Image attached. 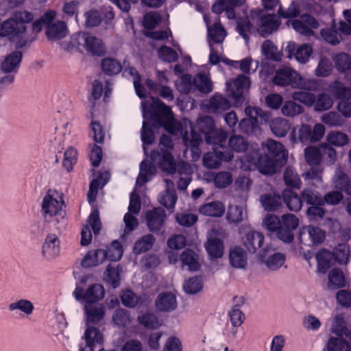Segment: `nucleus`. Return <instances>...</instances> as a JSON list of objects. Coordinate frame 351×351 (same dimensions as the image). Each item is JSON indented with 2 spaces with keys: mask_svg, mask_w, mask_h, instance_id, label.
Segmentation results:
<instances>
[{
  "mask_svg": "<svg viewBox=\"0 0 351 351\" xmlns=\"http://www.w3.org/2000/svg\"><path fill=\"white\" fill-rule=\"evenodd\" d=\"M33 20L32 12L16 10L10 18L0 23V36L6 37L14 43L16 49L23 48L28 41L26 36L27 25Z\"/></svg>",
  "mask_w": 351,
  "mask_h": 351,
  "instance_id": "1",
  "label": "nucleus"
},
{
  "mask_svg": "<svg viewBox=\"0 0 351 351\" xmlns=\"http://www.w3.org/2000/svg\"><path fill=\"white\" fill-rule=\"evenodd\" d=\"M63 205L62 193L56 190H48L43 198L40 213L44 221L55 229H64L67 225Z\"/></svg>",
  "mask_w": 351,
  "mask_h": 351,
  "instance_id": "2",
  "label": "nucleus"
},
{
  "mask_svg": "<svg viewBox=\"0 0 351 351\" xmlns=\"http://www.w3.org/2000/svg\"><path fill=\"white\" fill-rule=\"evenodd\" d=\"M150 158L153 162L158 160V166L160 169L170 175L177 172L180 176H190L197 171L196 165L182 160L176 162L172 155L168 152H165L162 154H160L158 151L153 150L150 153Z\"/></svg>",
  "mask_w": 351,
  "mask_h": 351,
  "instance_id": "3",
  "label": "nucleus"
},
{
  "mask_svg": "<svg viewBox=\"0 0 351 351\" xmlns=\"http://www.w3.org/2000/svg\"><path fill=\"white\" fill-rule=\"evenodd\" d=\"M273 82L277 86L290 85L293 88L307 90H316L318 87L316 80L303 77L296 71L289 67L278 70L274 77Z\"/></svg>",
  "mask_w": 351,
  "mask_h": 351,
  "instance_id": "4",
  "label": "nucleus"
},
{
  "mask_svg": "<svg viewBox=\"0 0 351 351\" xmlns=\"http://www.w3.org/2000/svg\"><path fill=\"white\" fill-rule=\"evenodd\" d=\"M204 20L207 25L208 43L210 50L209 61L212 64H217L220 62V58L223 53V43L227 36V32L221 25L218 17L211 25L206 17H204Z\"/></svg>",
  "mask_w": 351,
  "mask_h": 351,
  "instance_id": "5",
  "label": "nucleus"
},
{
  "mask_svg": "<svg viewBox=\"0 0 351 351\" xmlns=\"http://www.w3.org/2000/svg\"><path fill=\"white\" fill-rule=\"evenodd\" d=\"M191 128L194 131L197 128L204 134L206 141L208 144L222 143L226 138V134L224 132L215 129L214 120L209 116H204L198 119L195 127L191 126Z\"/></svg>",
  "mask_w": 351,
  "mask_h": 351,
  "instance_id": "6",
  "label": "nucleus"
},
{
  "mask_svg": "<svg viewBox=\"0 0 351 351\" xmlns=\"http://www.w3.org/2000/svg\"><path fill=\"white\" fill-rule=\"evenodd\" d=\"M152 101L156 110L164 117V121L161 123L165 129L172 134H177L182 130L179 121L173 117V112L169 106L165 105L160 99L152 98Z\"/></svg>",
  "mask_w": 351,
  "mask_h": 351,
  "instance_id": "7",
  "label": "nucleus"
},
{
  "mask_svg": "<svg viewBox=\"0 0 351 351\" xmlns=\"http://www.w3.org/2000/svg\"><path fill=\"white\" fill-rule=\"evenodd\" d=\"M75 298L85 303H99L105 296V289L100 284H93L86 291L80 287H77L73 293Z\"/></svg>",
  "mask_w": 351,
  "mask_h": 351,
  "instance_id": "8",
  "label": "nucleus"
},
{
  "mask_svg": "<svg viewBox=\"0 0 351 351\" xmlns=\"http://www.w3.org/2000/svg\"><path fill=\"white\" fill-rule=\"evenodd\" d=\"M250 87V79L244 75H240L237 78L227 82V90L229 96L236 104L243 100V94Z\"/></svg>",
  "mask_w": 351,
  "mask_h": 351,
  "instance_id": "9",
  "label": "nucleus"
},
{
  "mask_svg": "<svg viewBox=\"0 0 351 351\" xmlns=\"http://www.w3.org/2000/svg\"><path fill=\"white\" fill-rule=\"evenodd\" d=\"M218 144H213L214 152L206 153L203 157V164L208 169L217 168L222 160L229 161L233 158L231 152L221 145L217 146Z\"/></svg>",
  "mask_w": 351,
  "mask_h": 351,
  "instance_id": "10",
  "label": "nucleus"
},
{
  "mask_svg": "<svg viewBox=\"0 0 351 351\" xmlns=\"http://www.w3.org/2000/svg\"><path fill=\"white\" fill-rule=\"evenodd\" d=\"M259 10L260 15L256 16V32L262 36H267L277 29L280 22L276 15H263L262 11Z\"/></svg>",
  "mask_w": 351,
  "mask_h": 351,
  "instance_id": "11",
  "label": "nucleus"
},
{
  "mask_svg": "<svg viewBox=\"0 0 351 351\" xmlns=\"http://www.w3.org/2000/svg\"><path fill=\"white\" fill-rule=\"evenodd\" d=\"M84 311L86 326L99 324L106 314L105 306L101 303H85Z\"/></svg>",
  "mask_w": 351,
  "mask_h": 351,
  "instance_id": "12",
  "label": "nucleus"
},
{
  "mask_svg": "<svg viewBox=\"0 0 351 351\" xmlns=\"http://www.w3.org/2000/svg\"><path fill=\"white\" fill-rule=\"evenodd\" d=\"M256 165L260 173L265 175H272L280 171L282 163L270 158L267 154H264L260 156Z\"/></svg>",
  "mask_w": 351,
  "mask_h": 351,
  "instance_id": "13",
  "label": "nucleus"
},
{
  "mask_svg": "<svg viewBox=\"0 0 351 351\" xmlns=\"http://www.w3.org/2000/svg\"><path fill=\"white\" fill-rule=\"evenodd\" d=\"M60 240L55 234H48L42 247L43 256L49 260L55 258L60 254Z\"/></svg>",
  "mask_w": 351,
  "mask_h": 351,
  "instance_id": "14",
  "label": "nucleus"
},
{
  "mask_svg": "<svg viewBox=\"0 0 351 351\" xmlns=\"http://www.w3.org/2000/svg\"><path fill=\"white\" fill-rule=\"evenodd\" d=\"M166 215L164 209L155 208L147 213L146 219L148 228L152 232H157L162 227Z\"/></svg>",
  "mask_w": 351,
  "mask_h": 351,
  "instance_id": "15",
  "label": "nucleus"
},
{
  "mask_svg": "<svg viewBox=\"0 0 351 351\" xmlns=\"http://www.w3.org/2000/svg\"><path fill=\"white\" fill-rule=\"evenodd\" d=\"M260 15L259 10L251 11L250 19H245L237 23V29L239 34L245 40H248V35L256 31V16Z\"/></svg>",
  "mask_w": 351,
  "mask_h": 351,
  "instance_id": "16",
  "label": "nucleus"
},
{
  "mask_svg": "<svg viewBox=\"0 0 351 351\" xmlns=\"http://www.w3.org/2000/svg\"><path fill=\"white\" fill-rule=\"evenodd\" d=\"M183 142L187 149L191 148L193 160H197L201 156V150L198 147L202 142L200 134L192 129L190 134L186 132L183 135Z\"/></svg>",
  "mask_w": 351,
  "mask_h": 351,
  "instance_id": "17",
  "label": "nucleus"
},
{
  "mask_svg": "<svg viewBox=\"0 0 351 351\" xmlns=\"http://www.w3.org/2000/svg\"><path fill=\"white\" fill-rule=\"evenodd\" d=\"M106 259H107L106 250H92L88 251L82 259L81 265L85 268L95 267L103 263Z\"/></svg>",
  "mask_w": 351,
  "mask_h": 351,
  "instance_id": "18",
  "label": "nucleus"
},
{
  "mask_svg": "<svg viewBox=\"0 0 351 351\" xmlns=\"http://www.w3.org/2000/svg\"><path fill=\"white\" fill-rule=\"evenodd\" d=\"M263 145L265 146L268 154L274 158V160L282 163L287 160L288 153L281 143L274 139H268Z\"/></svg>",
  "mask_w": 351,
  "mask_h": 351,
  "instance_id": "19",
  "label": "nucleus"
},
{
  "mask_svg": "<svg viewBox=\"0 0 351 351\" xmlns=\"http://www.w3.org/2000/svg\"><path fill=\"white\" fill-rule=\"evenodd\" d=\"M263 234L256 231H250L243 238V243L249 252L254 253L263 246Z\"/></svg>",
  "mask_w": 351,
  "mask_h": 351,
  "instance_id": "20",
  "label": "nucleus"
},
{
  "mask_svg": "<svg viewBox=\"0 0 351 351\" xmlns=\"http://www.w3.org/2000/svg\"><path fill=\"white\" fill-rule=\"evenodd\" d=\"M209 112L215 113L225 111L231 106L230 101L222 95L215 94L205 104Z\"/></svg>",
  "mask_w": 351,
  "mask_h": 351,
  "instance_id": "21",
  "label": "nucleus"
},
{
  "mask_svg": "<svg viewBox=\"0 0 351 351\" xmlns=\"http://www.w3.org/2000/svg\"><path fill=\"white\" fill-rule=\"evenodd\" d=\"M67 27L64 22H49L46 29L47 37L51 40H60L67 34Z\"/></svg>",
  "mask_w": 351,
  "mask_h": 351,
  "instance_id": "22",
  "label": "nucleus"
},
{
  "mask_svg": "<svg viewBox=\"0 0 351 351\" xmlns=\"http://www.w3.org/2000/svg\"><path fill=\"white\" fill-rule=\"evenodd\" d=\"M333 60L337 70L345 74L347 82L351 85V57L346 53H340Z\"/></svg>",
  "mask_w": 351,
  "mask_h": 351,
  "instance_id": "23",
  "label": "nucleus"
},
{
  "mask_svg": "<svg viewBox=\"0 0 351 351\" xmlns=\"http://www.w3.org/2000/svg\"><path fill=\"white\" fill-rule=\"evenodd\" d=\"M156 308L160 311H171L177 307V300L174 294L169 292L159 294L155 302Z\"/></svg>",
  "mask_w": 351,
  "mask_h": 351,
  "instance_id": "24",
  "label": "nucleus"
},
{
  "mask_svg": "<svg viewBox=\"0 0 351 351\" xmlns=\"http://www.w3.org/2000/svg\"><path fill=\"white\" fill-rule=\"evenodd\" d=\"M165 182H166L167 186L166 191L164 194L160 195L159 202L167 208H173L177 201L174 184L169 179L165 180Z\"/></svg>",
  "mask_w": 351,
  "mask_h": 351,
  "instance_id": "25",
  "label": "nucleus"
},
{
  "mask_svg": "<svg viewBox=\"0 0 351 351\" xmlns=\"http://www.w3.org/2000/svg\"><path fill=\"white\" fill-rule=\"evenodd\" d=\"M180 260L182 267H186L190 271H197L200 267L198 255L190 249H186L182 252Z\"/></svg>",
  "mask_w": 351,
  "mask_h": 351,
  "instance_id": "26",
  "label": "nucleus"
},
{
  "mask_svg": "<svg viewBox=\"0 0 351 351\" xmlns=\"http://www.w3.org/2000/svg\"><path fill=\"white\" fill-rule=\"evenodd\" d=\"M318 271L325 274L328 268L336 261L335 254L326 250H319L316 256Z\"/></svg>",
  "mask_w": 351,
  "mask_h": 351,
  "instance_id": "27",
  "label": "nucleus"
},
{
  "mask_svg": "<svg viewBox=\"0 0 351 351\" xmlns=\"http://www.w3.org/2000/svg\"><path fill=\"white\" fill-rule=\"evenodd\" d=\"M229 260L233 267L243 269L247 264V258L245 252L241 247H234L229 252Z\"/></svg>",
  "mask_w": 351,
  "mask_h": 351,
  "instance_id": "28",
  "label": "nucleus"
},
{
  "mask_svg": "<svg viewBox=\"0 0 351 351\" xmlns=\"http://www.w3.org/2000/svg\"><path fill=\"white\" fill-rule=\"evenodd\" d=\"M22 53L19 51H14L5 57V60L1 64V69L4 73L16 72L21 59Z\"/></svg>",
  "mask_w": 351,
  "mask_h": 351,
  "instance_id": "29",
  "label": "nucleus"
},
{
  "mask_svg": "<svg viewBox=\"0 0 351 351\" xmlns=\"http://www.w3.org/2000/svg\"><path fill=\"white\" fill-rule=\"evenodd\" d=\"M121 271L122 268L119 265L109 264L104 273V278L107 283L115 289L120 285Z\"/></svg>",
  "mask_w": 351,
  "mask_h": 351,
  "instance_id": "30",
  "label": "nucleus"
},
{
  "mask_svg": "<svg viewBox=\"0 0 351 351\" xmlns=\"http://www.w3.org/2000/svg\"><path fill=\"white\" fill-rule=\"evenodd\" d=\"M84 338L86 343V346L93 348H96L97 346L101 347L104 341L103 335L100 330L91 326H87L84 333Z\"/></svg>",
  "mask_w": 351,
  "mask_h": 351,
  "instance_id": "31",
  "label": "nucleus"
},
{
  "mask_svg": "<svg viewBox=\"0 0 351 351\" xmlns=\"http://www.w3.org/2000/svg\"><path fill=\"white\" fill-rule=\"evenodd\" d=\"M311 128L308 125L294 126L290 134V139L293 143H306L311 141Z\"/></svg>",
  "mask_w": 351,
  "mask_h": 351,
  "instance_id": "32",
  "label": "nucleus"
},
{
  "mask_svg": "<svg viewBox=\"0 0 351 351\" xmlns=\"http://www.w3.org/2000/svg\"><path fill=\"white\" fill-rule=\"evenodd\" d=\"M82 38L87 51L96 55H101L104 53L105 49L100 39L88 33H83Z\"/></svg>",
  "mask_w": 351,
  "mask_h": 351,
  "instance_id": "33",
  "label": "nucleus"
},
{
  "mask_svg": "<svg viewBox=\"0 0 351 351\" xmlns=\"http://www.w3.org/2000/svg\"><path fill=\"white\" fill-rule=\"evenodd\" d=\"M270 129L272 133L278 137H284L291 128V124L288 120L282 117L272 119L269 122Z\"/></svg>",
  "mask_w": 351,
  "mask_h": 351,
  "instance_id": "34",
  "label": "nucleus"
},
{
  "mask_svg": "<svg viewBox=\"0 0 351 351\" xmlns=\"http://www.w3.org/2000/svg\"><path fill=\"white\" fill-rule=\"evenodd\" d=\"M282 197L289 210L295 212L300 210L302 206V201L292 190L289 189H284L282 191Z\"/></svg>",
  "mask_w": 351,
  "mask_h": 351,
  "instance_id": "35",
  "label": "nucleus"
},
{
  "mask_svg": "<svg viewBox=\"0 0 351 351\" xmlns=\"http://www.w3.org/2000/svg\"><path fill=\"white\" fill-rule=\"evenodd\" d=\"M199 211L204 215L221 217L224 213L225 207L221 202L216 201L202 205L199 207Z\"/></svg>",
  "mask_w": 351,
  "mask_h": 351,
  "instance_id": "36",
  "label": "nucleus"
},
{
  "mask_svg": "<svg viewBox=\"0 0 351 351\" xmlns=\"http://www.w3.org/2000/svg\"><path fill=\"white\" fill-rule=\"evenodd\" d=\"M206 250L212 258H219L223 255V244L221 240L218 238L210 236L206 245Z\"/></svg>",
  "mask_w": 351,
  "mask_h": 351,
  "instance_id": "37",
  "label": "nucleus"
},
{
  "mask_svg": "<svg viewBox=\"0 0 351 351\" xmlns=\"http://www.w3.org/2000/svg\"><path fill=\"white\" fill-rule=\"evenodd\" d=\"M260 201L264 209L268 212L277 210L281 204L280 196L276 194H263L261 196Z\"/></svg>",
  "mask_w": 351,
  "mask_h": 351,
  "instance_id": "38",
  "label": "nucleus"
},
{
  "mask_svg": "<svg viewBox=\"0 0 351 351\" xmlns=\"http://www.w3.org/2000/svg\"><path fill=\"white\" fill-rule=\"evenodd\" d=\"M8 308L10 311H19L23 315L29 316L32 314L34 306L30 300L20 299L10 303Z\"/></svg>",
  "mask_w": 351,
  "mask_h": 351,
  "instance_id": "39",
  "label": "nucleus"
},
{
  "mask_svg": "<svg viewBox=\"0 0 351 351\" xmlns=\"http://www.w3.org/2000/svg\"><path fill=\"white\" fill-rule=\"evenodd\" d=\"M155 241V237L151 234L143 236L135 242L133 248L134 252L136 254L146 252L152 247Z\"/></svg>",
  "mask_w": 351,
  "mask_h": 351,
  "instance_id": "40",
  "label": "nucleus"
},
{
  "mask_svg": "<svg viewBox=\"0 0 351 351\" xmlns=\"http://www.w3.org/2000/svg\"><path fill=\"white\" fill-rule=\"evenodd\" d=\"M102 71L108 75H117L123 69L119 61L112 58H106L101 63Z\"/></svg>",
  "mask_w": 351,
  "mask_h": 351,
  "instance_id": "41",
  "label": "nucleus"
},
{
  "mask_svg": "<svg viewBox=\"0 0 351 351\" xmlns=\"http://www.w3.org/2000/svg\"><path fill=\"white\" fill-rule=\"evenodd\" d=\"M330 88L335 97L340 101H350L351 99V87H347L339 81L334 82Z\"/></svg>",
  "mask_w": 351,
  "mask_h": 351,
  "instance_id": "42",
  "label": "nucleus"
},
{
  "mask_svg": "<svg viewBox=\"0 0 351 351\" xmlns=\"http://www.w3.org/2000/svg\"><path fill=\"white\" fill-rule=\"evenodd\" d=\"M177 89L182 93L188 94L196 91L195 79L189 74L183 75L176 84Z\"/></svg>",
  "mask_w": 351,
  "mask_h": 351,
  "instance_id": "43",
  "label": "nucleus"
},
{
  "mask_svg": "<svg viewBox=\"0 0 351 351\" xmlns=\"http://www.w3.org/2000/svg\"><path fill=\"white\" fill-rule=\"evenodd\" d=\"M307 234L313 244L322 243L325 238V232L317 227L308 226L301 231V237Z\"/></svg>",
  "mask_w": 351,
  "mask_h": 351,
  "instance_id": "44",
  "label": "nucleus"
},
{
  "mask_svg": "<svg viewBox=\"0 0 351 351\" xmlns=\"http://www.w3.org/2000/svg\"><path fill=\"white\" fill-rule=\"evenodd\" d=\"M77 151L73 147H69L64 153L62 167L66 169V173L71 172L73 166L77 160Z\"/></svg>",
  "mask_w": 351,
  "mask_h": 351,
  "instance_id": "45",
  "label": "nucleus"
},
{
  "mask_svg": "<svg viewBox=\"0 0 351 351\" xmlns=\"http://www.w3.org/2000/svg\"><path fill=\"white\" fill-rule=\"evenodd\" d=\"M112 322L119 328H123L130 324V315L127 310L118 308L112 314Z\"/></svg>",
  "mask_w": 351,
  "mask_h": 351,
  "instance_id": "46",
  "label": "nucleus"
},
{
  "mask_svg": "<svg viewBox=\"0 0 351 351\" xmlns=\"http://www.w3.org/2000/svg\"><path fill=\"white\" fill-rule=\"evenodd\" d=\"M345 277L339 269H333L328 274V287L336 289L344 286Z\"/></svg>",
  "mask_w": 351,
  "mask_h": 351,
  "instance_id": "47",
  "label": "nucleus"
},
{
  "mask_svg": "<svg viewBox=\"0 0 351 351\" xmlns=\"http://www.w3.org/2000/svg\"><path fill=\"white\" fill-rule=\"evenodd\" d=\"M302 198L308 204L317 206H322L324 204V200L322 195L311 188L305 189L303 191Z\"/></svg>",
  "mask_w": 351,
  "mask_h": 351,
  "instance_id": "48",
  "label": "nucleus"
},
{
  "mask_svg": "<svg viewBox=\"0 0 351 351\" xmlns=\"http://www.w3.org/2000/svg\"><path fill=\"white\" fill-rule=\"evenodd\" d=\"M303 111V107L293 101H286L281 108L282 114L288 117H293L301 114Z\"/></svg>",
  "mask_w": 351,
  "mask_h": 351,
  "instance_id": "49",
  "label": "nucleus"
},
{
  "mask_svg": "<svg viewBox=\"0 0 351 351\" xmlns=\"http://www.w3.org/2000/svg\"><path fill=\"white\" fill-rule=\"evenodd\" d=\"M285 262V255L281 252H276L264 261L267 267L273 271L280 269Z\"/></svg>",
  "mask_w": 351,
  "mask_h": 351,
  "instance_id": "50",
  "label": "nucleus"
},
{
  "mask_svg": "<svg viewBox=\"0 0 351 351\" xmlns=\"http://www.w3.org/2000/svg\"><path fill=\"white\" fill-rule=\"evenodd\" d=\"M332 330L339 336L351 337V330L345 326L344 319L341 316L335 317L332 323Z\"/></svg>",
  "mask_w": 351,
  "mask_h": 351,
  "instance_id": "51",
  "label": "nucleus"
},
{
  "mask_svg": "<svg viewBox=\"0 0 351 351\" xmlns=\"http://www.w3.org/2000/svg\"><path fill=\"white\" fill-rule=\"evenodd\" d=\"M332 105L333 100L330 96L326 93H321L316 96L314 109L316 111L322 112L330 109Z\"/></svg>",
  "mask_w": 351,
  "mask_h": 351,
  "instance_id": "52",
  "label": "nucleus"
},
{
  "mask_svg": "<svg viewBox=\"0 0 351 351\" xmlns=\"http://www.w3.org/2000/svg\"><path fill=\"white\" fill-rule=\"evenodd\" d=\"M261 50L266 58L275 61L280 60V53L271 41L268 40L265 41L262 45Z\"/></svg>",
  "mask_w": 351,
  "mask_h": 351,
  "instance_id": "53",
  "label": "nucleus"
},
{
  "mask_svg": "<svg viewBox=\"0 0 351 351\" xmlns=\"http://www.w3.org/2000/svg\"><path fill=\"white\" fill-rule=\"evenodd\" d=\"M203 287V281L201 277L195 276L186 280L183 288L189 294H195L199 292Z\"/></svg>",
  "mask_w": 351,
  "mask_h": 351,
  "instance_id": "54",
  "label": "nucleus"
},
{
  "mask_svg": "<svg viewBox=\"0 0 351 351\" xmlns=\"http://www.w3.org/2000/svg\"><path fill=\"white\" fill-rule=\"evenodd\" d=\"M106 251L107 252V259L111 261L120 260L123 254L122 245L117 240L114 241Z\"/></svg>",
  "mask_w": 351,
  "mask_h": 351,
  "instance_id": "55",
  "label": "nucleus"
},
{
  "mask_svg": "<svg viewBox=\"0 0 351 351\" xmlns=\"http://www.w3.org/2000/svg\"><path fill=\"white\" fill-rule=\"evenodd\" d=\"M196 90L201 93H208L212 90L210 80L204 74L199 73L194 77Z\"/></svg>",
  "mask_w": 351,
  "mask_h": 351,
  "instance_id": "56",
  "label": "nucleus"
},
{
  "mask_svg": "<svg viewBox=\"0 0 351 351\" xmlns=\"http://www.w3.org/2000/svg\"><path fill=\"white\" fill-rule=\"evenodd\" d=\"M292 98L294 100L299 101L306 106L311 107L315 102L316 95L310 92L297 91L292 94Z\"/></svg>",
  "mask_w": 351,
  "mask_h": 351,
  "instance_id": "57",
  "label": "nucleus"
},
{
  "mask_svg": "<svg viewBox=\"0 0 351 351\" xmlns=\"http://www.w3.org/2000/svg\"><path fill=\"white\" fill-rule=\"evenodd\" d=\"M322 121L330 127H340L344 124L345 120L336 112H330L324 114Z\"/></svg>",
  "mask_w": 351,
  "mask_h": 351,
  "instance_id": "58",
  "label": "nucleus"
},
{
  "mask_svg": "<svg viewBox=\"0 0 351 351\" xmlns=\"http://www.w3.org/2000/svg\"><path fill=\"white\" fill-rule=\"evenodd\" d=\"M321 145L316 148L314 147H308L305 149V158L310 165L318 164L322 159Z\"/></svg>",
  "mask_w": 351,
  "mask_h": 351,
  "instance_id": "59",
  "label": "nucleus"
},
{
  "mask_svg": "<svg viewBox=\"0 0 351 351\" xmlns=\"http://www.w3.org/2000/svg\"><path fill=\"white\" fill-rule=\"evenodd\" d=\"M328 351H351V345L346 341L337 338H330L328 343Z\"/></svg>",
  "mask_w": 351,
  "mask_h": 351,
  "instance_id": "60",
  "label": "nucleus"
},
{
  "mask_svg": "<svg viewBox=\"0 0 351 351\" xmlns=\"http://www.w3.org/2000/svg\"><path fill=\"white\" fill-rule=\"evenodd\" d=\"M313 52L312 47L308 44H303L298 47L294 53L295 60L302 64L306 63Z\"/></svg>",
  "mask_w": 351,
  "mask_h": 351,
  "instance_id": "61",
  "label": "nucleus"
},
{
  "mask_svg": "<svg viewBox=\"0 0 351 351\" xmlns=\"http://www.w3.org/2000/svg\"><path fill=\"white\" fill-rule=\"evenodd\" d=\"M280 218L273 214H267L263 220V227L270 232H276L281 226Z\"/></svg>",
  "mask_w": 351,
  "mask_h": 351,
  "instance_id": "62",
  "label": "nucleus"
},
{
  "mask_svg": "<svg viewBox=\"0 0 351 351\" xmlns=\"http://www.w3.org/2000/svg\"><path fill=\"white\" fill-rule=\"evenodd\" d=\"M230 147L237 152H245L247 148V142L240 135H234L230 138L228 141Z\"/></svg>",
  "mask_w": 351,
  "mask_h": 351,
  "instance_id": "63",
  "label": "nucleus"
},
{
  "mask_svg": "<svg viewBox=\"0 0 351 351\" xmlns=\"http://www.w3.org/2000/svg\"><path fill=\"white\" fill-rule=\"evenodd\" d=\"M322 37L327 43L335 45L341 40V34L334 28H325L321 31Z\"/></svg>",
  "mask_w": 351,
  "mask_h": 351,
  "instance_id": "64",
  "label": "nucleus"
}]
</instances>
